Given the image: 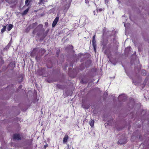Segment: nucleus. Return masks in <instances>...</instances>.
Instances as JSON below:
<instances>
[{
    "instance_id": "25",
    "label": "nucleus",
    "mask_w": 149,
    "mask_h": 149,
    "mask_svg": "<svg viewBox=\"0 0 149 149\" xmlns=\"http://www.w3.org/2000/svg\"><path fill=\"white\" fill-rule=\"evenodd\" d=\"M67 149H70V146L69 144L67 145Z\"/></svg>"
},
{
    "instance_id": "7",
    "label": "nucleus",
    "mask_w": 149,
    "mask_h": 149,
    "mask_svg": "<svg viewBox=\"0 0 149 149\" xmlns=\"http://www.w3.org/2000/svg\"><path fill=\"white\" fill-rule=\"evenodd\" d=\"M38 50L37 48H34L31 53V55L32 56H34L36 55V52H37Z\"/></svg>"
},
{
    "instance_id": "10",
    "label": "nucleus",
    "mask_w": 149,
    "mask_h": 149,
    "mask_svg": "<svg viewBox=\"0 0 149 149\" xmlns=\"http://www.w3.org/2000/svg\"><path fill=\"white\" fill-rule=\"evenodd\" d=\"M13 25L11 24H10L8 25L7 27V30L8 31H10L13 28Z\"/></svg>"
},
{
    "instance_id": "34",
    "label": "nucleus",
    "mask_w": 149,
    "mask_h": 149,
    "mask_svg": "<svg viewBox=\"0 0 149 149\" xmlns=\"http://www.w3.org/2000/svg\"><path fill=\"white\" fill-rule=\"evenodd\" d=\"M121 96H119V98H120V97H121Z\"/></svg>"
},
{
    "instance_id": "3",
    "label": "nucleus",
    "mask_w": 149,
    "mask_h": 149,
    "mask_svg": "<svg viewBox=\"0 0 149 149\" xmlns=\"http://www.w3.org/2000/svg\"><path fill=\"white\" fill-rule=\"evenodd\" d=\"M95 34L93 36L92 38V45L93 46L95 52L96 48V41L95 39Z\"/></svg>"
},
{
    "instance_id": "16",
    "label": "nucleus",
    "mask_w": 149,
    "mask_h": 149,
    "mask_svg": "<svg viewBox=\"0 0 149 149\" xmlns=\"http://www.w3.org/2000/svg\"><path fill=\"white\" fill-rule=\"evenodd\" d=\"M85 3L87 4L88 6H90L89 0H85Z\"/></svg>"
},
{
    "instance_id": "18",
    "label": "nucleus",
    "mask_w": 149,
    "mask_h": 149,
    "mask_svg": "<svg viewBox=\"0 0 149 149\" xmlns=\"http://www.w3.org/2000/svg\"><path fill=\"white\" fill-rule=\"evenodd\" d=\"M45 0H40L39 2V4H42L43 3L45 2Z\"/></svg>"
},
{
    "instance_id": "4",
    "label": "nucleus",
    "mask_w": 149,
    "mask_h": 149,
    "mask_svg": "<svg viewBox=\"0 0 149 149\" xmlns=\"http://www.w3.org/2000/svg\"><path fill=\"white\" fill-rule=\"evenodd\" d=\"M59 17L58 16H57L55 18L52 24V27H53L55 26L59 20Z\"/></svg>"
},
{
    "instance_id": "11",
    "label": "nucleus",
    "mask_w": 149,
    "mask_h": 149,
    "mask_svg": "<svg viewBox=\"0 0 149 149\" xmlns=\"http://www.w3.org/2000/svg\"><path fill=\"white\" fill-rule=\"evenodd\" d=\"M29 9L30 8L29 7H28L25 10H24L23 13V14L24 15H25L27 13Z\"/></svg>"
},
{
    "instance_id": "6",
    "label": "nucleus",
    "mask_w": 149,
    "mask_h": 149,
    "mask_svg": "<svg viewBox=\"0 0 149 149\" xmlns=\"http://www.w3.org/2000/svg\"><path fill=\"white\" fill-rule=\"evenodd\" d=\"M69 137V136L67 134L65 135L64 138H63V142L64 144L66 143H67Z\"/></svg>"
},
{
    "instance_id": "27",
    "label": "nucleus",
    "mask_w": 149,
    "mask_h": 149,
    "mask_svg": "<svg viewBox=\"0 0 149 149\" xmlns=\"http://www.w3.org/2000/svg\"><path fill=\"white\" fill-rule=\"evenodd\" d=\"M40 33H39L38 32L37 33V35L38 36H40Z\"/></svg>"
},
{
    "instance_id": "29",
    "label": "nucleus",
    "mask_w": 149,
    "mask_h": 149,
    "mask_svg": "<svg viewBox=\"0 0 149 149\" xmlns=\"http://www.w3.org/2000/svg\"><path fill=\"white\" fill-rule=\"evenodd\" d=\"M22 85H20L19 87V89H21L22 88Z\"/></svg>"
},
{
    "instance_id": "13",
    "label": "nucleus",
    "mask_w": 149,
    "mask_h": 149,
    "mask_svg": "<svg viewBox=\"0 0 149 149\" xmlns=\"http://www.w3.org/2000/svg\"><path fill=\"white\" fill-rule=\"evenodd\" d=\"M31 2L28 1V0H26L25 1V5L26 6H28Z\"/></svg>"
},
{
    "instance_id": "22",
    "label": "nucleus",
    "mask_w": 149,
    "mask_h": 149,
    "mask_svg": "<svg viewBox=\"0 0 149 149\" xmlns=\"http://www.w3.org/2000/svg\"><path fill=\"white\" fill-rule=\"evenodd\" d=\"M81 82L82 83H83V84H85V83H86L88 81H84L83 80V79H82L81 80Z\"/></svg>"
},
{
    "instance_id": "20",
    "label": "nucleus",
    "mask_w": 149,
    "mask_h": 149,
    "mask_svg": "<svg viewBox=\"0 0 149 149\" xmlns=\"http://www.w3.org/2000/svg\"><path fill=\"white\" fill-rule=\"evenodd\" d=\"M57 86L58 88H61L62 87V86L61 85H60L58 84H57Z\"/></svg>"
},
{
    "instance_id": "36",
    "label": "nucleus",
    "mask_w": 149,
    "mask_h": 149,
    "mask_svg": "<svg viewBox=\"0 0 149 149\" xmlns=\"http://www.w3.org/2000/svg\"><path fill=\"white\" fill-rule=\"evenodd\" d=\"M47 22H45V24H47Z\"/></svg>"
},
{
    "instance_id": "14",
    "label": "nucleus",
    "mask_w": 149,
    "mask_h": 149,
    "mask_svg": "<svg viewBox=\"0 0 149 149\" xmlns=\"http://www.w3.org/2000/svg\"><path fill=\"white\" fill-rule=\"evenodd\" d=\"M39 52H41V53L42 54V55H43V54L46 52V50L43 49H41Z\"/></svg>"
},
{
    "instance_id": "32",
    "label": "nucleus",
    "mask_w": 149,
    "mask_h": 149,
    "mask_svg": "<svg viewBox=\"0 0 149 149\" xmlns=\"http://www.w3.org/2000/svg\"><path fill=\"white\" fill-rule=\"evenodd\" d=\"M32 0H28V1H31V2L32 1Z\"/></svg>"
},
{
    "instance_id": "12",
    "label": "nucleus",
    "mask_w": 149,
    "mask_h": 149,
    "mask_svg": "<svg viewBox=\"0 0 149 149\" xmlns=\"http://www.w3.org/2000/svg\"><path fill=\"white\" fill-rule=\"evenodd\" d=\"M66 6V5L64 6V8L63 9V12L65 13L67 12L69 8V7Z\"/></svg>"
},
{
    "instance_id": "28",
    "label": "nucleus",
    "mask_w": 149,
    "mask_h": 149,
    "mask_svg": "<svg viewBox=\"0 0 149 149\" xmlns=\"http://www.w3.org/2000/svg\"><path fill=\"white\" fill-rule=\"evenodd\" d=\"M70 67H72V66H73V64H72V63H70Z\"/></svg>"
},
{
    "instance_id": "2",
    "label": "nucleus",
    "mask_w": 149,
    "mask_h": 149,
    "mask_svg": "<svg viewBox=\"0 0 149 149\" xmlns=\"http://www.w3.org/2000/svg\"><path fill=\"white\" fill-rule=\"evenodd\" d=\"M127 142V139L125 138L121 139L119 140L117 142V144L119 145L125 144Z\"/></svg>"
},
{
    "instance_id": "1",
    "label": "nucleus",
    "mask_w": 149,
    "mask_h": 149,
    "mask_svg": "<svg viewBox=\"0 0 149 149\" xmlns=\"http://www.w3.org/2000/svg\"><path fill=\"white\" fill-rule=\"evenodd\" d=\"M37 23L35 22L29 25L28 27L26 29V31H27L29 29V30L26 32H28L30 29H34L32 31V33L33 34H35L37 32L41 30L44 31H45L44 29L43 28V25L42 24H39L37 26V28H37L36 27H37Z\"/></svg>"
},
{
    "instance_id": "21",
    "label": "nucleus",
    "mask_w": 149,
    "mask_h": 149,
    "mask_svg": "<svg viewBox=\"0 0 149 149\" xmlns=\"http://www.w3.org/2000/svg\"><path fill=\"white\" fill-rule=\"evenodd\" d=\"M82 107H83V108H84L85 109H88L89 108V107H86L85 105L84 104L82 105Z\"/></svg>"
},
{
    "instance_id": "15",
    "label": "nucleus",
    "mask_w": 149,
    "mask_h": 149,
    "mask_svg": "<svg viewBox=\"0 0 149 149\" xmlns=\"http://www.w3.org/2000/svg\"><path fill=\"white\" fill-rule=\"evenodd\" d=\"M6 26H3V28L1 29V32L2 33H3L6 30Z\"/></svg>"
},
{
    "instance_id": "35",
    "label": "nucleus",
    "mask_w": 149,
    "mask_h": 149,
    "mask_svg": "<svg viewBox=\"0 0 149 149\" xmlns=\"http://www.w3.org/2000/svg\"><path fill=\"white\" fill-rule=\"evenodd\" d=\"M47 22H45V24H47Z\"/></svg>"
},
{
    "instance_id": "9",
    "label": "nucleus",
    "mask_w": 149,
    "mask_h": 149,
    "mask_svg": "<svg viewBox=\"0 0 149 149\" xmlns=\"http://www.w3.org/2000/svg\"><path fill=\"white\" fill-rule=\"evenodd\" d=\"M90 125L91 127H93L94 124V120H91L89 122Z\"/></svg>"
},
{
    "instance_id": "23",
    "label": "nucleus",
    "mask_w": 149,
    "mask_h": 149,
    "mask_svg": "<svg viewBox=\"0 0 149 149\" xmlns=\"http://www.w3.org/2000/svg\"><path fill=\"white\" fill-rule=\"evenodd\" d=\"M106 31V29L104 28L103 30V35H104L105 33V32Z\"/></svg>"
},
{
    "instance_id": "31",
    "label": "nucleus",
    "mask_w": 149,
    "mask_h": 149,
    "mask_svg": "<svg viewBox=\"0 0 149 149\" xmlns=\"http://www.w3.org/2000/svg\"><path fill=\"white\" fill-rule=\"evenodd\" d=\"M146 73H145L144 74H143V75H144V76H145V75H146Z\"/></svg>"
},
{
    "instance_id": "26",
    "label": "nucleus",
    "mask_w": 149,
    "mask_h": 149,
    "mask_svg": "<svg viewBox=\"0 0 149 149\" xmlns=\"http://www.w3.org/2000/svg\"><path fill=\"white\" fill-rule=\"evenodd\" d=\"M98 10L100 12L102 11L103 9L102 8H100Z\"/></svg>"
},
{
    "instance_id": "17",
    "label": "nucleus",
    "mask_w": 149,
    "mask_h": 149,
    "mask_svg": "<svg viewBox=\"0 0 149 149\" xmlns=\"http://www.w3.org/2000/svg\"><path fill=\"white\" fill-rule=\"evenodd\" d=\"M60 52V49H58L56 52V54L57 55V56H58L59 55V53Z\"/></svg>"
},
{
    "instance_id": "8",
    "label": "nucleus",
    "mask_w": 149,
    "mask_h": 149,
    "mask_svg": "<svg viewBox=\"0 0 149 149\" xmlns=\"http://www.w3.org/2000/svg\"><path fill=\"white\" fill-rule=\"evenodd\" d=\"M49 29H48L45 32H44L43 33L42 35L43 39L45 38L47 36L48 33L49 32Z\"/></svg>"
},
{
    "instance_id": "24",
    "label": "nucleus",
    "mask_w": 149,
    "mask_h": 149,
    "mask_svg": "<svg viewBox=\"0 0 149 149\" xmlns=\"http://www.w3.org/2000/svg\"><path fill=\"white\" fill-rule=\"evenodd\" d=\"M107 50H106L105 51H104V54L107 55Z\"/></svg>"
},
{
    "instance_id": "33",
    "label": "nucleus",
    "mask_w": 149,
    "mask_h": 149,
    "mask_svg": "<svg viewBox=\"0 0 149 149\" xmlns=\"http://www.w3.org/2000/svg\"><path fill=\"white\" fill-rule=\"evenodd\" d=\"M143 72H145L146 73V71L145 70H143Z\"/></svg>"
},
{
    "instance_id": "19",
    "label": "nucleus",
    "mask_w": 149,
    "mask_h": 149,
    "mask_svg": "<svg viewBox=\"0 0 149 149\" xmlns=\"http://www.w3.org/2000/svg\"><path fill=\"white\" fill-rule=\"evenodd\" d=\"M68 47L69 48L71 49H72L73 48V46L70 45H69L68 46Z\"/></svg>"
},
{
    "instance_id": "30",
    "label": "nucleus",
    "mask_w": 149,
    "mask_h": 149,
    "mask_svg": "<svg viewBox=\"0 0 149 149\" xmlns=\"http://www.w3.org/2000/svg\"><path fill=\"white\" fill-rule=\"evenodd\" d=\"M93 13H94V14L95 15V10L94 11H93Z\"/></svg>"
},
{
    "instance_id": "5",
    "label": "nucleus",
    "mask_w": 149,
    "mask_h": 149,
    "mask_svg": "<svg viewBox=\"0 0 149 149\" xmlns=\"http://www.w3.org/2000/svg\"><path fill=\"white\" fill-rule=\"evenodd\" d=\"M13 138L14 139H17V140H20L21 139L20 134H14Z\"/></svg>"
}]
</instances>
